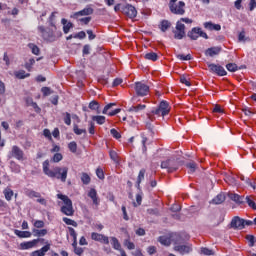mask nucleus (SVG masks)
<instances>
[{
    "instance_id": "obj_1",
    "label": "nucleus",
    "mask_w": 256,
    "mask_h": 256,
    "mask_svg": "<svg viewBox=\"0 0 256 256\" xmlns=\"http://www.w3.org/2000/svg\"><path fill=\"white\" fill-rule=\"evenodd\" d=\"M171 241L174 245V251L180 255H187L193 251V245L190 243H185L183 236L178 233L171 234Z\"/></svg>"
},
{
    "instance_id": "obj_2",
    "label": "nucleus",
    "mask_w": 256,
    "mask_h": 256,
    "mask_svg": "<svg viewBox=\"0 0 256 256\" xmlns=\"http://www.w3.org/2000/svg\"><path fill=\"white\" fill-rule=\"evenodd\" d=\"M43 172L51 178L60 179L62 183L67 181L68 167H55L53 170L49 169V160L43 162Z\"/></svg>"
},
{
    "instance_id": "obj_3",
    "label": "nucleus",
    "mask_w": 256,
    "mask_h": 256,
    "mask_svg": "<svg viewBox=\"0 0 256 256\" xmlns=\"http://www.w3.org/2000/svg\"><path fill=\"white\" fill-rule=\"evenodd\" d=\"M57 197L64 203V206L61 207V212L68 217H73L75 214V210H73V201L63 194H58Z\"/></svg>"
},
{
    "instance_id": "obj_4",
    "label": "nucleus",
    "mask_w": 256,
    "mask_h": 256,
    "mask_svg": "<svg viewBox=\"0 0 256 256\" xmlns=\"http://www.w3.org/2000/svg\"><path fill=\"white\" fill-rule=\"evenodd\" d=\"M184 161H180L179 159L171 158L161 163L162 169H168V173H173V171H177L179 165H184Z\"/></svg>"
},
{
    "instance_id": "obj_5",
    "label": "nucleus",
    "mask_w": 256,
    "mask_h": 256,
    "mask_svg": "<svg viewBox=\"0 0 256 256\" xmlns=\"http://www.w3.org/2000/svg\"><path fill=\"white\" fill-rule=\"evenodd\" d=\"M169 111H171V108H169V103H167L165 100H162L158 108L153 110L152 113L158 117H165V115H169Z\"/></svg>"
},
{
    "instance_id": "obj_6",
    "label": "nucleus",
    "mask_w": 256,
    "mask_h": 256,
    "mask_svg": "<svg viewBox=\"0 0 256 256\" xmlns=\"http://www.w3.org/2000/svg\"><path fill=\"white\" fill-rule=\"evenodd\" d=\"M188 37H190L192 41H197L199 37H203V39H209L207 33L203 32L201 28H192V30L188 32Z\"/></svg>"
},
{
    "instance_id": "obj_7",
    "label": "nucleus",
    "mask_w": 256,
    "mask_h": 256,
    "mask_svg": "<svg viewBox=\"0 0 256 256\" xmlns=\"http://www.w3.org/2000/svg\"><path fill=\"white\" fill-rule=\"evenodd\" d=\"M9 159H17V161H25V153L22 151L19 146H12V150L9 154Z\"/></svg>"
},
{
    "instance_id": "obj_8",
    "label": "nucleus",
    "mask_w": 256,
    "mask_h": 256,
    "mask_svg": "<svg viewBox=\"0 0 256 256\" xmlns=\"http://www.w3.org/2000/svg\"><path fill=\"white\" fill-rule=\"evenodd\" d=\"M208 68L211 73H215L219 77H225L227 75L225 68L219 64L208 63Z\"/></svg>"
},
{
    "instance_id": "obj_9",
    "label": "nucleus",
    "mask_w": 256,
    "mask_h": 256,
    "mask_svg": "<svg viewBox=\"0 0 256 256\" xmlns=\"http://www.w3.org/2000/svg\"><path fill=\"white\" fill-rule=\"evenodd\" d=\"M135 91L138 97H145L149 93V86L143 82H136Z\"/></svg>"
},
{
    "instance_id": "obj_10",
    "label": "nucleus",
    "mask_w": 256,
    "mask_h": 256,
    "mask_svg": "<svg viewBox=\"0 0 256 256\" xmlns=\"http://www.w3.org/2000/svg\"><path fill=\"white\" fill-rule=\"evenodd\" d=\"M173 33L174 39H183V37H185V24H183L181 21H178L176 23V29L173 31Z\"/></svg>"
},
{
    "instance_id": "obj_11",
    "label": "nucleus",
    "mask_w": 256,
    "mask_h": 256,
    "mask_svg": "<svg viewBox=\"0 0 256 256\" xmlns=\"http://www.w3.org/2000/svg\"><path fill=\"white\" fill-rule=\"evenodd\" d=\"M93 12H94L93 8L87 6L83 10L71 14L70 17H71V19H79V17H85L87 15H93Z\"/></svg>"
},
{
    "instance_id": "obj_12",
    "label": "nucleus",
    "mask_w": 256,
    "mask_h": 256,
    "mask_svg": "<svg viewBox=\"0 0 256 256\" xmlns=\"http://www.w3.org/2000/svg\"><path fill=\"white\" fill-rule=\"evenodd\" d=\"M116 106H117V103L107 104L102 111L103 115L108 114L110 117H113V116L117 115L118 113H121V108H117V109L113 110L112 112H109V110L113 109V107H116Z\"/></svg>"
},
{
    "instance_id": "obj_13",
    "label": "nucleus",
    "mask_w": 256,
    "mask_h": 256,
    "mask_svg": "<svg viewBox=\"0 0 256 256\" xmlns=\"http://www.w3.org/2000/svg\"><path fill=\"white\" fill-rule=\"evenodd\" d=\"M122 11L124 15H127L130 17V19H133L137 17V9H135V6L127 4L122 8Z\"/></svg>"
},
{
    "instance_id": "obj_14",
    "label": "nucleus",
    "mask_w": 256,
    "mask_h": 256,
    "mask_svg": "<svg viewBox=\"0 0 256 256\" xmlns=\"http://www.w3.org/2000/svg\"><path fill=\"white\" fill-rule=\"evenodd\" d=\"M231 227L232 229H245V219L238 216L234 217L231 221Z\"/></svg>"
},
{
    "instance_id": "obj_15",
    "label": "nucleus",
    "mask_w": 256,
    "mask_h": 256,
    "mask_svg": "<svg viewBox=\"0 0 256 256\" xmlns=\"http://www.w3.org/2000/svg\"><path fill=\"white\" fill-rule=\"evenodd\" d=\"M91 239L93 241H98L99 243H104V245H109V237L103 235V234H99L96 232H93L91 234Z\"/></svg>"
},
{
    "instance_id": "obj_16",
    "label": "nucleus",
    "mask_w": 256,
    "mask_h": 256,
    "mask_svg": "<svg viewBox=\"0 0 256 256\" xmlns=\"http://www.w3.org/2000/svg\"><path fill=\"white\" fill-rule=\"evenodd\" d=\"M175 3H177V0H170L169 2V9L171 11V13H173L174 15H185V10H177L175 9Z\"/></svg>"
},
{
    "instance_id": "obj_17",
    "label": "nucleus",
    "mask_w": 256,
    "mask_h": 256,
    "mask_svg": "<svg viewBox=\"0 0 256 256\" xmlns=\"http://www.w3.org/2000/svg\"><path fill=\"white\" fill-rule=\"evenodd\" d=\"M39 241H41V239H34L29 242H23L20 244V247L21 249H33V247H35Z\"/></svg>"
},
{
    "instance_id": "obj_18",
    "label": "nucleus",
    "mask_w": 256,
    "mask_h": 256,
    "mask_svg": "<svg viewBox=\"0 0 256 256\" xmlns=\"http://www.w3.org/2000/svg\"><path fill=\"white\" fill-rule=\"evenodd\" d=\"M49 249H51V245L46 244L40 250H36V251L32 252V256H45V254L47 253V251H49Z\"/></svg>"
},
{
    "instance_id": "obj_19",
    "label": "nucleus",
    "mask_w": 256,
    "mask_h": 256,
    "mask_svg": "<svg viewBox=\"0 0 256 256\" xmlns=\"http://www.w3.org/2000/svg\"><path fill=\"white\" fill-rule=\"evenodd\" d=\"M204 27L208 29V31H221V25L213 24L212 22H205Z\"/></svg>"
},
{
    "instance_id": "obj_20",
    "label": "nucleus",
    "mask_w": 256,
    "mask_h": 256,
    "mask_svg": "<svg viewBox=\"0 0 256 256\" xmlns=\"http://www.w3.org/2000/svg\"><path fill=\"white\" fill-rule=\"evenodd\" d=\"M88 197L92 199L94 205H99V198L97 197V190L95 188H91L88 192Z\"/></svg>"
},
{
    "instance_id": "obj_21",
    "label": "nucleus",
    "mask_w": 256,
    "mask_h": 256,
    "mask_svg": "<svg viewBox=\"0 0 256 256\" xmlns=\"http://www.w3.org/2000/svg\"><path fill=\"white\" fill-rule=\"evenodd\" d=\"M229 199L231 201H234V203H237L238 205H241L243 203V197L239 196L238 194L235 193H228Z\"/></svg>"
},
{
    "instance_id": "obj_22",
    "label": "nucleus",
    "mask_w": 256,
    "mask_h": 256,
    "mask_svg": "<svg viewBox=\"0 0 256 256\" xmlns=\"http://www.w3.org/2000/svg\"><path fill=\"white\" fill-rule=\"evenodd\" d=\"M219 53H221V48L219 47H212L206 50V55L209 57H215V55H219Z\"/></svg>"
},
{
    "instance_id": "obj_23",
    "label": "nucleus",
    "mask_w": 256,
    "mask_h": 256,
    "mask_svg": "<svg viewBox=\"0 0 256 256\" xmlns=\"http://www.w3.org/2000/svg\"><path fill=\"white\" fill-rule=\"evenodd\" d=\"M61 23H62V25H64V26H63V31H64V33H65V34L69 33V31H70V30L72 29V27H73V23L67 22V19H65V18H63V19L61 20Z\"/></svg>"
},
{
    "instance_id": "obj_24",
    "label": "nucleus",
    "mask_w": 256,
    "mask_h": 256,
    "mask_svg": "<svg viewBox=\"0 0 256 256\" xmlns=\"http://www.w3.org/2000/svg\"><path fill=\"white\" fill-rule=\"evenodd\" d=\"M158 241L161 243V245H165L166 247H169V245L173 243V240H171V235L170 237L160 236Z\"/></svg>"
},
{
    "instance_id": "obj_25",
    "label": "nucleus",
    "mask_w": 256,
    "mask_h": 256,
    "mask_svg": "<svg viewBox=\"0 0 256 256\" xmlns=\"http://www.w3.org/2000/svg\"><path fill=\"white\" fill-rule=\"evenodd\" d=\"M14 233H15V235H17V237H20V239H27V238L31 237V232H29V231L15 230Z\"/></svg>"
},
{
    "instance_id": "obj_26",
    "label": "nucleus",
    "mask_w": 256,
    "mask_h": 256,
    "mask_svg": "<svg viewBox=\"0 0 256 256\" xmlns=\"http://www.w3.org/2000/svg\"><path fill=\"white\" fill-rule=\"evenodd\" d=\"M145 173L146 170L145 169H141L139 171L138 177H137V189H141V181H143V179H145Z\"/></svg>"
},
{
    "instance_id": "obj_27",
    "label": "nucleus",
    "mask_w": 256,
    "mask_h": 256,
    "mask_svg": "<svg viewBox=\"0 0 256 256\" xmlns=\"http://www.w3.org/2000/svg\"><path fill=\"white\" fill-rule=\"evenodd\" d=\"M186 167L187 169H189V173H195V171L199 169V166L197 165V163H195V161L188 162L186 164Z\"/></svg>"
},
{
    "instance_id": "obj_28",
    "label": "nucleus",
    "mask_w": 256,
    "mask_h": 256,
    "mask_svg": "<svg viewBox=\"0 0 256 256\" xmlns=\"http://www.w3.org/2000/svg\"><path fill=\"white\" fill-rule=\"evenodd\" d=\"M212 202L214 203V205H221V203L225 202V194L221 193L218 194L213 200Z\"/></svg>"
},
{
    "instance_id": "obj_29",
    "label": "nucleus",
    "mask_w": 256,
    "mask_h": 256,
    "mask_svg": "<svg viewBox=\"0 0 256 256\" xmlns=\"http://www.w3.org/2000/svg\"><path fill=\"white\" fill-rule=\"evenodd\" d=\"M171 27V22H169L168 20H162L160 25H159V29L165 33V31H167V29H169Z\"/></svg>"
},
{
    "instance_id": "obj_30",
    "label": "nucleus",
    "mask_w": 256,
    "mask_h": 256,
    "mask_svg": "<svg viewBox=\"0 0 256 256\" xmlns=\"http://www.w3.org/2000/svg\"><path fill=\"white\" fill-rule=\"evenodd\" d=\"M144 59H147L148 61H157L159 56L155 52H148L144 55Z\"/></svg>"
},
{
    "instance_id": "obj_31",
    "label": "nucleus",
    "mask_w": 256,
    "mask_h": 256,
    "mask_svg": "<svg viewBox=\"0 0 256 256\" xmlns=\"http://www.w3.org/2000/svg\"><path fill=\"white\" fill-rule=\"evenodd\" d=\"M26 103L29 107H33L35 109L36 113L41 112V108H39V106L35 102H33V98H27Z\"/></svg>"
},
{
    "instance_id": "obj_32",
    "label": "nucleus",
    "mask_w": 256,
    "mask_h": 256,
    "mask_svg": "<svg viewBox=\"0 0 256 256\" xmlns=\"http://www.w3.org/2000/svg\"><path fill=\"white\" fill-rule=\"evenodd\" d=\"M147 106L146 105H142V104H139L138 106H131L128 111L130 113H139V111H143V109H145Z\"/></svg>"
},
{
    "instance_id": "obj_33",
    "label": "nucleus",
    "mask_w": 256,
    "mask_h": 256,
    "mask_svg": "<svg viewBox=\"0 0 256 256\" xmlns=\"http://www.w3.org/2000/svg\"><path fill=\"white\" fill-rule=\"evenodd\" d=\"M112 241V247L113 249H115L116 251H123V249H121V243H119V240L115 237L111 238Z\"/></svg>"
},
{
    "instance_id": "obj_34",
    "label": "nucleus",
    "mask_w": 256,
    "mask_h": 256,
    "mask_svg": "<svg viewBox=\"0 0 256 256\" xmlns=\"http://www.w3.org/2000/svg\"><path fill=\"white\" fill-rule=\"evenodd\" d=\"M34 237H45L47 235V229H33Z\"/></svg>"
},
{
    "instance_id": "obj_35",
    "label": "nucleus",
    "mask_w": 256,
    "mask_h": 256,
    "mask_svg": "<svg viewBox=\"0 0 256 256\" xmlns=\"http://www.w3.org/2000/svg\"><path fill=\"white\" fill-rule=\"evenodd\" d=\"M73 131L76 135H87V130L86 129H81L77 124H74Z\"/></svg>"
},
{
    "instance_id": "obj_36",
    "label": "nucleus",
    "mask_w": 256,
    "mask_h": 256,
    "mask_svg": "<svg viewBox=\"0 0 256 256\" xmlns=\"http://www.w3.org/2000/svg\"><path fill=\"white\" fill-rule=\"evenodd\" d=\"M14 75L17 79H25V77H29V74L25 73V70H20L14 72Z\"/></svg>"
},
{
    "instance_id": "obj_37",
    "label": "nucleus",
    "mask_w": 256,
    "mask_h": 256,
    "mask_svg": "<svg viewBox=\"0 0 256 256\" xmlns=\"http://www.w3.org/2000/svg\"><path fill=\"white\" fill-rule=\"evenodd\" d=\"M4 195H5L6 201H11V199H13V190L6 188L4 190Z\"/></svg>"
},
{
    "instance_id": "obj_38",
    "label": "nucleus",
    "mask_w": 256,
    "mask_h": 256,
    "mask_svg": "<svg viewBox=\"0 0 256 256\" xmlns=\"http://www.w3.org/2000/svg\"><path fill=\"white\" fill-rule=\"evenodd\" d=\"M81 181L84 185H89V183H91V177H89L87 173H82Z\"/></svg>"
},
{
    "instance_id": "obj_39",
    "label": "nucleus",
    "mask_w": 256,
    "mask_h": 256,
    "mask_svg": "<svg viewBox=\"0 0 256 256\" xmlns=\"http://www.w3.org/2000/svg\"><path fill=\"white\" fill-rule=\"evenodd\" d=\"M92 121H96L98 125H103L105 123V116H92Z\"/></svg>"
},
{
    "instance_id": "obj_40",
    "label": "nucleus",
    "mask_w": 256,
    "mask_h": 256,
    "mask_svg": "<svg viewBox=\"0 0 256 256\" xmlns=\"http://www.w3.org/2000/svg\"><path fill=\"white\" fill-rule=\"evenodd\" d=\"M226 69H227V71H230V73H235V71H237L239 68L237 67V64H235V63H228L226 65Z\"/></svg>"
},
{
    "instance_id": "obj_41",
    "label": "nucleus",
    "mask_w": 256,
    "mask_h": 256,
    "mask_svg": "<svg viewBox=\"0 0 256 256\" xmlns=\"http://www.w3.org/2000/svg\"><path fill=\"white\" fill-rule=\"evenodd\" d=\"M28 47H29V49H31L33 55H39L40 50H39V47H37V45L30 43V44H28Z\"/></svg>"
},
{
    "instance_id": "obj_42",
    "label": "nucleus",
    "mask_w": 256,
    "mask_h": 256,
    "mask_svg": "<svg viewBox=\"0 0 256 256\" xmlns=\"http://www.w3.org/2000/svg\"><path fill=\"white\" fill-rule=\"evenodd\" d=\"M176 57L177 59H180V61H191L193 59L191 54H187L186 56L183 54H178Z\"/></svg>"
},
{
    "instance_id": "obj_43",
    "label": "nucleus",
    "mask_w": 256,
    "mask_h": 256,
    "mask_svg": "<svg viewBox=\"0 0 256 256\" xmlns=\"http://www.w3.org/2000/svg\"><path fill=\"white\" fill-rule=\"evenodd\" d=\"M68 149L71 153H77V142L72 141L68 144Z\"/></svg>"
},
{
    "instance_id": "obj_44",
    "label": "nucleus",
    "mask_w": 256,
    "mask_h": 256,
    "mask_svg": "<svg viewBox=\"0 0 256 256\" xmlns=\"http://www.w3.org/2000/svg\"><path fill=\"white\" fill-rule=\"evenodd\" d=\"M246 239L248 240L249 247H254L256 243V238L253 235H247Z\"/></svg>"
},
{
    "instance_id": "obj_45",
    "label": "nucleus",
    "mask_w": 256,
    "mask_h": 256,
    "mask_svg": "<svg viewBox=\"0 0 256 256\" xmlns=\"http://www.w3.org/2000/svg\"><path fill=\"white\" fill-rule=\"evenodd\" d=\"M64 223H66V225H72V227H77V222L75 220H72L70 218L64 217L63 218Z\"/></svg>"
},
{
    "instance_id": "obj_46",
    "label": "nucleus",
    "mask_w": 256,
    "mask_h": 256,
    "mask_svg": "<svg viewBox=\"0 0 256 256\" xmlns=\"http://www.w3.org/2000/svg\"><path fill=\"white\" fill-rule=\"evenodd\" d=\"M124 247H127L129 251H132V249H135V244L133 242H130L129 239L124 240Z\"/></svg>"
},
{
    "instance_id": "obj_47",
    "label": "nucleus",
    "mask_w": 256,
    "mask_h": 256,
    "mask_svg": "<svg viewBox=\"0 0 256 256\" xmlns=\"http://www.w3.org/2000/svg\"><path fill=\"white\" fill-rule=\"evenodd\" d=\"M89 109H91L92 111H98L99 110V102H97V101L90 102Z\"/></svg>"
},
{
    "instance_id": "obj_48",
    "label": "nucleus",
    "mask_w": 256,
    "mask_h": 256,
    "mask_svg": "<svg viewBox=\"0 0 256 256\" xmlns=\"http://www.w3.org/2000/svg\"><path fill=\"white\" fill-rule=\"evenodd\" d=\"M143 201V196L141 194L136 195V202H133L134 207H139Z\"/></svg>"
},
{
    "instance_id": "obj_49",
    "label": "nucleus",
    "mask_w": 256,
    "mask_h": 256,
    "mask_svg": "<svg viewBox=\"0 0 256 256\" xmlns=\"http://www.w3.org/2000/svg\"><path fill=\"white\" fill-rule=\"evenodd\" d=\"M174 9H176V11H179L180 9L185 11V2L180 1L178 4H174Z\"/></svg>"
},
{
    "instance_id": "obj_50",
    "label": "nucleus",
    "mask_w": 256,
    "mask_h": 256,
    "mask_svg": "<svg viewBox=\"0 0 256 256\" xmlns=\"http://www.w3.org/2000/svg\"><path fill=\"white\" fill-rule=\"evenodd\" d=\"M62 160H63V155L61 153L54 154V156L52 158V161L54 163H59V161H62Z\"/></svg>"
},
{
    "instance_id": "obj_51",
    "label": "nucleus",
    "mask_w": 256,
    "mask_h": 256,
    "mask_svg": "<svg viewBox=\"0 0 256 256\" xmlns=\"http://www.w3.org/2000/svg\"><path fill=\"white\" fill-rule=\"evenodd\" d=\"M34 227H36V229H43L45 222H43V220H37L34 222Z\"/></svg>"
},
{
    "instance_id": "obj_52",
    "label": "nucleus",
    "mask_w": 256,
    "mask_h": 256,
    "mask_svg": "<svg viewBox=\"0 0 256 256\" xmlns=\"http://www.w3.org/2000/svg\"><path fill=\"white\" fill-rule=\"evenodd\" d=\"M64 123L66 125H71V114L69 112L64 114Z\"/></svg>"
},
{
    "instance_id": "obj_53",
    "label": "nucleus",
    "mask_w": 256,
    "mask_h": 256,
    "mask_svg": "<svg viewBox=\"0 0 256 256\" xmlns=\"http://www.w3.org/2000/svg\"><path fill=\"white\" fill-rule=\"evenodd\" d=\"M110 133L114 139H121V133H119L115 128L111 129Z\"/></svg>"
},
{
    "instance_id": "obj_54",
    "label": "nucleus",
    "mask_w": 256,
    "mask_h": 256,
    "mask_svg": "<svg viewBox=\"0 0 256 256\" xmlns=\"http://www.w3.org/2000/svg\"><path fill=\"white\" fill-rule=\"evenodd\" d=\"M201 254L202 255H215L213 250H211L209 248H201Z\"/></svg>"
},
{
    "instance_id": "obj_55",
    "label": "nucleus",
    "mask_w": 256,
    "mask_h": 256,
    "mask_svg": "<svg viewBox=\"0 0 256 256\" xmlns=\"http://www.w3.org/2000/svg\"><path fill=\"white\" fill-rule=\"evenodd\" d=\"M246 202L249 205V207L256 210V203L253 200H251L249 196L246 197Z\"/></svg>"
},
{
    "instance_id": "obj_56",
    "label": "nucleus",
    "mask_w": 256,
    "mask_h": 256,
    "mask_svg": "<svg viewBox=\"0 0 256 256\" xmlns=\"http://www.w3.org/2000/svg\"><path fill=\"white\" fill-rule=\"evenodd\" d=\"M35 65V59L31 58L29 61L25 64V67L28 71H31V67Z\"/></svg>"
},
{
    "instance_id": "obj_57",
    "label": "nucleus",
    "mask_w": 256,
    "mask_h": 256,
    "mask_svg": "<svg viewBox=\"0 0 256 256\" xmlns=\"http://www.w3.org/2000/svg\"><path fill=\"white\" fill-rule=\"evenodd\" d=\"M109 155H110V159H112V161H114V163H117V159H119L117 152L111 150Z\"/></svg>"
},
{
    "instance_id": "obj_58",
    "label": "nucleus",
    "mask_w": 256,
    "mask_h": 256,
    "mask_svg": "<svg viewBox=\"0 0 256 256\" xmlns=\"http://www.w3.org/2000/svg\"><path fill=\"white\" fill-rule=\"evenodd\" d=\"M96 175L98 179H101V180L105 179V174L103 173V169L101 168H97Z\"/></svg>"
},
{
    "instance_id": "obj_59",
    "label": "nucleus",
    "mask_w": 256,
    "mask_h": 256,
    "mask_svg": "<svg viewBox=\"0 0 256 256\" xmlns=\"http://www.w3.org/2000/svg\"><path fill=\"white\" fill-rule=\"evenodd\" d=\"M87 37V34H85L84 31H81L74 35V39H85Z\"/></svg>"
},
{
    "instance_id": "obj_60",
    "label": "nucleus",
    "mask_w": 256,
    "mask_h": 256,
    "mask_svg": "<svg viewBox=\"0 0 256 256\" xmlns=\"http://www.w3.org/2000/svg\"><path fill=\"white\" fill-rule=\"evenodd\" d=\"M41 91H42V93H43V95H44L45 97L51 95V88H49V87H43V88L41 89Z\"/></svg>"
},
{
    "instance_id": "obj_61",
    "label": "nucleus",
    "mask_w": 256,
    "mask_h": 256,
    "mask_svg": "<svg viewBox=\"0 0 256 256\" xmlns=\"http://www.w3.org/2000/svg\"><path fill=\"white\" fill-rule=\"evenodd\" d=\"M170 209L173 211V213H179V211H181V206L179 204H174Z\"/></svg>"
},
{
    "instance_id": "obj_62",
    "label": "nucleus",
    "mask_w": 256,
    "mask_h": 256,
    "mask_svg": "<svg viewBox=\"0 0 256 256\" xmlns=\"http://www.w3.org/2000/svg\"><path fill=\"white\" fill-rule=\"evenodd\" d=\"M246 185H248L249 187H252V189H256V182L251 181V179L249 178H246Z\"/></svg>"
},
{
    "instance_id": "obj_63",
    "label": "nucleus",
    "mask_w": 256,
    "mask_h": 256,
    "mask_svg": "<svg viewBox=\"0 0 256 256\" xmlns=\"http://www.w3.org/2000/svg\"><path fill=\"white\" fill-rule=\"evenodd\" d=\"M147 214L148 215H159V210H157V208H155V209L150 208L147 210Z\"/></svg>"
},
{
    "instance_id": "obj_64",
    "label": "nucleus",
    "mask_w": 256,
    "mask_h": 256,
    "mask_svg": "<svg viewBox=\"0 0 256 256\" xmlns=\"http://www.w3.org/2000/svg\"><path fill=\"white\" fill-rule=\"evenodd\" d=\"M255 7H256V0H250V3H249L250 11H253V9H255Z\"/></svg>"
}]
</instances>
